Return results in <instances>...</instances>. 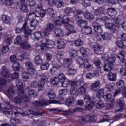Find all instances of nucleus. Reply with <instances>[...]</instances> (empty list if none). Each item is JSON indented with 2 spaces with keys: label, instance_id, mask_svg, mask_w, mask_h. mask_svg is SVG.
Here are the masks:
<instances>
[{
  "label": "nucleus",
  "instance_id": "obj_39",
  "mask_svg": "<svg viewBox=\"0 0 126 126\" xmlns=\"http://www.w3.org/2000/svg\"><path fill=\"white\" fill-rule=\"evenodd\" d=\"M107 79L109 81H117V74L113 72H109L107 74Z\"/></svg>",
  "mask_w": 126,
  "mask_h": 126
},
{
  "label": "nucleus",
  "instance_id": "obj_4",
  "mask_svg": "<svg viewBox=\"0 0 126 126\" xmlns=\"http://www.w3.org/2000/svg\"><path fill=\"white\" fill-rule=\"evenodd\" d=\"M64 102H66L70 105H73L75 103V99L72 96L68 97L66 100L64 98H62L60 99L59 101L58 100H51L48 101L46 99H40L38 101H36L33 103L34 106H36L37 107H42L43 106H48L50 104H64Z\"/></svg>",
  "mask_w": 126,
  "mask_h": 126
},
{
  "label": "nucleus",
  "instance_id": "obj_61",
  "mask_svg": "<svg viewBox=\"0 0 126 126\" xmlns=\"http://www.w3.org/2000/svg\"><path fill=\"white\" fill-rule=\"evenodd\" d=\"M102 35L103 40H110L112 36V34L109 32H105Z\"/></svg>",
  "mask_w": 126,
  "mask_h": 126
},
{
  "label": "nucleus",
  "instance_id": "obj_21",
  "mask_svg": "<svg viewBox=\"0 0 126 126\" xmlns=\"http://www.w3.org/2000/svg\"><path fill=\"white\" fill-rule=\"evenodd\" d=\"M116 86L118 89H117L113 94V97H116L117 95H119L122 91V89L124 88L125 86V81L122 80H120L116 82Z\"/></svg>",
  "mask_w": 126,
  "mask_h": 126
},
{
  "label": "nucleus",
  "instance_id": "obj_19",
  "mask_svg": "<svg viewBox=\"0 0 126 126\" xmlns=\"http://www.w3.org/2000/svg\"><path fill=\"white\" fill-rule=\"evenodd\" d=\"M17 112L19 113V114H21L22 117H26L27 115L30 116H42V115H43V113L40 112L41 111L38 109H36L32 111L28 110L27 111L24 112L23 113L18 111V110Z\"/></svg>",
  "mask_w": 126,
  "mask_h": 126
},
{
  "label": "nucleus",
  "instance_id": "obj_14",
  "mask_svg": "<svg viewBox=\"0 0 126 126\" xmlns=\"http://www.w3.org/2000/svg\"><path fill=\"white\" fill-rule=\"evenodd\" d=\"M76 62L77 63L79 64L81 67H84V68H86L89 71H91L92 64L89 62V59H83L82 57L79 56L77 58Z\"/></svg>",
  "mask_w": 126,
  "mask_h": 126
},
{
  "label": "nucleus",
  "instance_id": "obj_7",
  "mask_svg": "<svg viewBox=\"0 0 126 126\" xmlns=\"http://www.w3.org/2000/svg\"><path fill=\"white\" fill-rule=\"evenodd\" d=\"M102 60L104 62H108V63H105L103 66L104 71H111L113 66L116 63V55L114 53H111L110 56L107 54H103L101 56Z\"/></svg>",
  "mask_w": 126,
  "mask_h": 126
},
{
  "label": "nucleus",
  "instance_id": "obj_32",
  "mask_svg": "<svg viewBox=\"0 0 126 126\" xmlns=\"http://www.w3.org/2000/svg\"><path fill=\"white\" fill-rule=\"evenodd\" d=\"M94 13L95 15H98L100 16L105 13V8L103 7H98L94 10Z\"/></svg>",
  "mask_w": 126,
  "mask_h": 126
},
{
  "label": "nucleus",
  "instance_id": "obj_9",
  "mask_svg": "<svg viewBox=\"0 0 126 126\" xmlns=\"http://www.w3.org/2000/svg\"><path fill=\"white\" fill-rule=\"evenodd\" d=\"M41 79L39 83L36 81H32L31 82L30 87L32 88H37L38 87L39 91L44 90L45 87V84L48 82V76L46 74L42 73L40 74Z\"/></svg>",
  "mask_w": 126,
  "mask_h": 126
},
{
  "label": "nucleus",
  "instance_id": "obj_10",
  "mask_svg": "<svg viewBox=\"0 0 126 126\" xmlns=\"http://www.w3.org/2000/svg\"><path fill=\"white\" fill-rule=\"evenodd\" d=\"M9 74V71L6 69V67L3 66L0 73L2 78L0 77V92H2V88H4L6 86V83L8 81L7 79L10 77V75Z\"/></svg>",
  "mask_w": 126,
  "mask_h": 126
},
{
  "label": "nucleus",
  "instance_id": "obj_24",
  "mask_svg": "<svg viewBox=\"0 0 126 126\" xmlns=\"http://www.w3.org/2000/svg\"><path fill=\"white\" fill-rule=\"evenodd\" d=\"M117 103L119 105L115 108V112H123L124 111V106L125 105V101L123 97H121L120 99L117 100Z\"/></svg>",
  "mask_w": 126,
  "mask_h": 126
},
{
  "label": "nucleus",
  "instance_id": "obj_45",
  "mask_svg": "<svg viewBox=\"0 0 126 126\" xmlns=\"http://www.w3.org/2000/svg\"><path fill=\"white\" fill-rule=\"evenodd\" d=\"M80 52L84 58H89L90 54L88 51H87V50H86V49L84 47H82L80 49Z\"/></svg>",
  "mask_w": 126,
  "mask_h": 126
},
{
  "label": "nucleus",
  "instance_id": "obj_34",
  "mask_svg": "<svg viewBox=\"0 0 126 126\" xmlns=\"http://www.w3.org/2000/svg\"><path fill=\"white\" fill-rule=\"evenodd\" d=\"M16 7L17 8L20 9V10L23 12H27L29 11L28 7H27V5H25V4L18 3L17 4Z\"/></svg>",
  "mask_w": 126,
  "mask_h": 126
},
{
  "label": "nucleus",
  "instance_id": "obj_51",
  "mask_svg": "<svg viewBox=\"0 0 126 126\" xmlns=\"http://www.w3.org/2000/svg\"><path fill=\"white\" fill-rule=\"evenodd\" d=\"M12 68L14 71H19L20 70V63L18 62H15L12 65Z\"/></svg>",
  "mask_w": 126,
  "mask_h": 126
},
{
  "label": "nucleus",
  "instance_id": "obj_38",
  "mask_svg": "<svg viewBox=\"0 0 126 126\" xmlns=\"http://www.w3.org/2000/svg\"><path fill=\"white\" fill-rule=\"evenodd\" d=\"M20 47L24 50H30L31 49V44H29L28 41H24L21 43Z\"/></svg>",
  "mask_w": 126,
  "mask_h": 126
},
{
  "label": "nucleus",
  "instance_id": "obj_54",
  "mask_svg": "<svg viewBox=\"0 0 126 126\" xmlns=\"http://www.w3.org/2000/svg\"><path fill=\"white\" fill-rule=\"evenodd\" d=\"M28 92L29 96H32V97H36L37 96V92L32 89H29Z\"/></svg>",
  "mask_w": 126,
  "mask_h": 126
},
{
  "label": "nucleus",
  "instance_id": "obj_57",
  "mask_svg": "<svg viewBox=\"0 0 126 126\" xmlns=\"http://www.w3.org/2000/svg\"><path fill=\"white\" fill-rule=\"evenodd\" d=\"M72 11H73V8H71L70 7H67L65 8L63 10V12L67 15H69L70 13H72Z\"/></svg>",
  "mask_w": 126,
  "mask_h": 126
},
{
  "label": "nucleus",
  "instance_id": "obj_12",
  "mask_svg": "<svg viewBox=\"0 0 126 126\" xmlns=\"http://www.w3.org/2000/svg\"><path fill=\"white\" fill-rule=\"evenodd\" d=\"M111 18L107 16L102 17L101 18H98L97 19L96 22L93 23L94 29L96 33H101L103 32V29L100 26H99L98 22H107V21H110Z\"/></svg>",
  "mask_w": 126,
  "mask_h": 126
},
{
  "label": "nucleus",
  "instance_id": "obj_36",
  "mask_svg": "<svg viewBox=\"0 0 126 126\" xmlns=\"http://www.w3.org/2000/svg\"><path fill=\"white\" fill-rule=\"evenodd\" d=\"M63 66L65 68H68L72 64V60L70 58L64 59L63 60Z\"/></svg>",
  "mask_w": 126,
  "mask_h": 126
},
{
  "label": "nucleus",
  "instance_id": "obj_55",
  "mask_svg": "<svg viewBox=\"0 0 126 126\" xmlns=\"http://www.w3.org/2000/svg\"><path fill=\"white\" fill-rule=\"evenodd\" d=\"M93 107H94V102H91L89 104L84 106V109L86 111H90V110H92Z\"/></svg>",
  "mask_w": 126,
  "mask_h": 126
},
{
  "label": "nucleus",
  "instance_id": "obj_44",
  "mask_svg": "<svg viewBox=\"0 0 126 126\" xmlns=\"http://www.w3.org/2000/svg\"><path fill=\"white\" fill-rule=\"evenodd\" d=\"M26 3L30 7H33V8H35L38 5V4L36 3L35 0H27Z\"/></svg>",
  "mask_w": 126,
  "mask_h": 126
},
{
  "label": "nucleus",
  "instance_id": "obj_64",
  "mask_svg": "<svg viewBox=\"0 0 126 126\" xmlns=\"http://www.w3.org/2000/svg\"><path fill=\"white\" fill-rule=\"evenodd\" d=\"M81 5L84 7H89L90 6V1L88 0H83Z\"/></svg>",
  "mask_w": 126,
  "mask_h": 126
},
{
  "label": "nucleus",
  "instance_id": "obj_48",
  "mask_svg": "<svg viewBox=\"0 0 126 126\" xmlns=\"http://www.w3.org/2000/svg\"><path fill=\"white\" fill-rule=\"evenodd\" d=\"M47 13L48 15H50L51 17H52V18H54V17H56L57 16V14L55 13L54 9L53 8H48L47 10Z\"/></svg>",
  "mask_w": 126,
  "mask_h": 126
},
{
  "label": "nucleus",
  "instance_id": "obj_52",
  "mask_svg": "<svg viewBox=\"0 0 126 126\" xmlns=\"http://www.w3.org/2000/svg\"><path fill=\"white\" fill-rule=\"evenodd\" d=\"M84 16L85 17V19H87L88 20H93V19H94V15L90 14V13L89 12L85 13Z\"/></svg>",
  "mask_w": 126,
  "mask_h": 126
},
{
  "label": "nucleus",
  "instance_id": "obj_35",
  "mask_svg": "<svg viewBox=\"0 0 126 126\" xmlns=\"http://www.w3.org/2000/svg\"><path fill=\"white\" fill-rule=\"evenodd\" d=\"M1 20L4 23V24H8V25H9L10 24V21L11 20V18L10 17L6 15H2Z\"/></svg>",
  "mask_w": 126,
  "mask_h": 126
},
{
  "label": "nucleus",
  "instance_id": "obj_59",
  "mask_svg": "<svg viewBox=\"0 0 126 126\" xmlns=\"http://www.w3.org/2000/svg\"><path fill=\"white\" fill-rule=\"evenodd\" d=\"M4 41L5 43L8 44V45H10L11 43H12V39H11L10 35L9 34L6 35L5 36Z\"/></svg>",
  "mask_w": 126,
  "mask_h": 126
},
{
  "label": "nucleus",
  "instance_id": "obj_20",
  "mask_svg": "<svg viewBox=\"0 0 126 126\" xmlns=\"http://www.w3.org/2000/svg\"><path fill=\"white\" fill-rule=\"evenodd\" d=\"M89 45L94 49V53L98 55L102 54L101 52H103L104 51V47L100 46V45L96 42H91L89 43Z\"/></svg>",
  "mask_w": 126,
  "mask_h": 126
},
{
  "label": "nucleus",
  "instance_id": "obj_60",
  "mask_svg": "<svg viewBox=\"0 0 126 126\" xmlns=\"http://www.w3.org/2000/svg\"><path fill=\"white\" fill-rule=\"evenodd\" d=\"M29 58V53L27 52H24L20 56H19V60H25V59H28Z\"/></svg>",
  "mask_w": 126,
  "mask_h": 126
},
{
  "label": "nucleus",
  "instance_id": "obj_6",
  "mask_svg": "<svg viewBox=\"0 0 126 126\" xmlns=\"http://www.w3.org/2000/svg\"><path fill=\"white\" fill-rule=\"evenodd\" d=\"M80 87L78 88L77 86V82L76 81H73L71 82V85L70 86V93L71 95L77 96L78 94L79 95H84L86 93V89H85V83L82 79L80 80ZM78 88V89H77Z\"/></svg>",
  "mask_w": 126,
  "mask_h": 126
},
{
  "label": "nucleus",
  "instance_id": "obj_62",
  "mask_svg": "<svg viewBox=\"0 0 126 126\" xmlns=\"http://www.w3.org/2000/svg\"><path fill=\"white\" fill-rule=\"evenodd\" d=\"M50 83L51 84H53V85H57L59 82V79L57 77H53L50 80Z\"/></svg>",
  "mask_w": 126,
  "mask_h": 126
},
{
  "label": "nucleus",
  "instance_id": "obj_43",
  "mask_svg": "<svg viewBox=\"0 0 126 126\" xmlns=\"http://www.w3.org/2000/svg\"><path fill=\"white\" fill-rule=\"evenodd\" d=\"M34 63L37 65L42 64V63H43V58H42L41 56L37 55L34 59Z\"/></svg>",
  "mask_w": 126,
  "mask_h": 126
},
{
  "label": "nucleus",
  "instance_id": "obj_3",
  "mask_svg": "<svg viewBox=\"0 0 126 126\" xmlns=\"http://www.w3.org/2000/svg\"><path fill=\"white\" fill-rule=\"evenodd\" d=\"M73 14L75 15V18L77 21V24L78 26L83 27L81 30V32L83 35H92V28L87 26L88 22L87 21H84L82 20V17L81 16L82 14H83L82 10H75L73 11Z\"/></svg>",
  "mask_w": 126,
  "mask_h": 126
},
{
  "label": "nucleus",
  "instance_id": "obj_16",
  "mask_svg": "<svg viewBox=\"0 0 126 126\" xmlns=\"http://www.w3.org/2000/svg\"><path fill=\"white\" fill-rule=\"evenodd\" d=\"M58 81L61 83L62 87L71 86V82H73V81L66 79V77L63 73H60L58 75Z\"/></svg>",
  "mask_w": 126,
  "mask_h": 126
},
{
  "label": "nucleus",
  "instance_id": "obj_17",
  "mask_svg": "<svg viewBox=\"0 0 126 126\" xmlns=\"http://www.w3.org/2000/svg\"><path fill=\"white\" fill-rule=\"evenodd\" d=\"M30 11H33L35 14V15H37L38 13H39L40 18H44L45 17V16L46 15V13L47 12V11L45 9H43V5H42L41 3L38 4L37 6L34 8L31 9Z\"/></svg>",
  "mask_w": 126,
  "mask_h": 126
},
{
  "label": "nucleus",
  "instance_id": "obj_37",
  "mask_svg": "<svg viewBox=\"0 0 126 126\" xmlns=\"http://www.w3.org/2000/svg\"><path fill=\"white\" fill-rule=\"evenodd\" d=\"M94 106H95L97 109H103V108L105 107V104L104 103V101L101 100H96L94 102Z\"/></svg>",
  "mask_w": 126,
  "mask_h": 126
},
{
  "label": "nucleus",
  "instance_id": "obj_63",
  "mask_svg": "<svg viewBox=\"0 0 126 126\" xmlns=\"http://www.w3.org/2000/svg\"><path fill=\"white\" fill-rule=\"evenodd\" d=\"M48 96L50 99H56V94L53 91H50L48 93Z\"/></svg>",
  "mask_w": 126,
  "mask_h": 126
},
{
  "label": "nucleus",
  "instance_id": "obj_29",
  "mask_svg": "<svg viewBox=\"0 0 126 126\" xmlns=\"http://www.w3.org/2000/svg\"><path fill=\"white\" fill-rule=\"evenodd\" d=\"M126 55V52L124 51H119L117 54V57L119 61H121L122 63H126V59H125V56Z\"/></svg>",
  "mask_w": 126,
  "mask_h": 126
},
{
  "label": "nucleus",
  "instance_id": "obj_22",
  "mask_svg": "<svg viewBox=\"0 0 126 126\" xmlns=\"http://www.w3.org/2000/svg\"><path fill=\"white\" fill-rule=\"evenodd\" d=\"M16 85L18 87V90L17 92H19V94L20 93H25L24 87H25V83L23 82L21 79H17L16 80Z\"/></svg>",
  "mask_w": 126,
  "mask_h": 126
},
{
  "label": "nucleus",
  "instance_id": "obj_26",
  "mask_svg": "<svg viewBox=\"0 0 126 126\" xmlns=\"http://www.w3.org/2000/svg\"><path fill=\"white\" fill-rule=\"evenodd\" d=\"M4 113L6 115H12V111H9V110H12L13 109V105L10 104L9 102H7L6 103V107L3 108Z\"/></svg>",
  "mask_w": 126,
  "mask_h": 126
},
{
  "label": "nucleus",
  "instance_id": "obj_47",
  "mask_svg": "<svg viewBox=\"0 0 126 126\" xmlns=\"http://www.w3.org/2000/svg\"><path fill=\"white\" fill-rule=\"evenodd\" d=\"M69 56L72 59H74V58L78 56V52L77 50L71 49L69 52Z\"/></svg>",
  "mask_w": 126,
  "mask_h": 126
},
{
  "label": "nucleus",
  "instance_id": "obj_46",
  "mask_svg": "<svg viewBox=\"0 0 126 126\" xmlns=\"http://www.w3.org/2000/svg\"><path fill=\"white\" fill-rule=\"evenodd\" d=\"M57 43L58 49L62 50V49L64 48V39L59 38L57 41Z\"/></svg>",
  "mask_w": 126,
  "mask_h": 126
},
{
  "label": "nucleus",
  "instance_id": "obj_13",
  "mask_svg": "<svg viewBox=\"0 0 126 126\" xmlns=\"http://www.w3.org/2000/svg\"><path fill=\"white\" fill-rule=\"evenodd\" d=\"M25 94V93L19 94V92H18L19 95L14 99V102L18 104H25L26 105V103H28L30 101V97L28 96V94Z\"/></svg>",
  "mask_w": 126,
  "mask_h": 126
},
{
  "label": "nucleus",
  "instance_id": "obj_2",
  "mask_svg": "<svg viewBox=\"0 0 126 126\" xmlns=\"http://www.w3.org/2000/svg\"><path fill=\"white\" fill-rule=\"evenodd\" d=\"M107 13L111 16V18L113 19V23L107 22L105 23V28L108 29L112 33H116L118 32L119 28L121 27V24H120V17L121 16H119L118 18L116 17L117 15V10L114 8H109L107 9Z\"/></svg>",
  "mask_w": 126,
  "mask_h": 126
},
{
  "label": "nucleus",
  "instance_id": "obj_31",
  "mask_svg": "<svg viewBox=\"0 0 126 126\" xmlns=\"http://www.w3.org/2000/svg\"><path fill=\"white\" fill-rule=\"evenodd\" d=\"M70 21V19L69 18H67L66 20H56L54 22V24L56 26L60 27L61 25H63V24H64L65 23H68Z\"/></svg>",
  "mask_w": 126,
  "mask_h": 126
},
{
  "label": "nucleus",
  "instance_id": "obj_50",
  "mask_svg": "<svg viewBox=\"0 0 126 126\" xmlns=\"http://www.w3.org/2000/svg\"><path fill=\"white\" fill-rule=\"evenodd\" d=\"M92 37H93V40H94V41H96L98 42H102V41H103V36L102 34V35H100L98 34L97 35H96V34H93Z\"/></svg>",
  "mask_w": 126,
  "mask_h": 126
},
{
  "label": "nucleus",
  "instance_id": "obj_27",
  "mask_svg": "<svg viewBox=\"0 0 126 126\" xmlns=\"http://www.w3.org/2000/svg\"><path fill=\"white\" fill-rule=\"evenodd\" d=\"M84 110V109L81 107H76L74 108L73 109H71L70 108H69V111H64V113L68 116V115H70L71 114H72L73 113H75L76 112H83Z\"/></svg>",
  "mask_w": 126,
  "mask_h": 126
},
{
  "label": "nucleus",
  "instance_id": "obj_56",
  "mask_svg": "<svg viewBox=\"0 0 126 126\" xmlns=\"http://www.w3.org/2000/svg\"><path fill=\"white\" fill-rule=\"evenodd\" d=\"M30 75H31V71L29 73L26 71H24L22 74V77L23 79H29Z\"/></svg>",
  "mask_w": 126,
  "mask_h": 126
},
{
  "label": "nucleus",
  "instance_id": "obj_30",
  "mask_svg": "<svg viewBox=\"0 0 126 126\" xmlns=\"http://www.w3.org/2000/svg\"><path fill=\"white\" fill-rule=\"evenodd\" d=\"M64 26L66 30L69 32L67 35H69L70 33H76L73 26L68 24V23H65Z\"/></svg>",
  "mask_w": 126,
  "mask_h": 126
},
{
  "label": "nucleus",
  "instance_id": "obj_5",
  "mask_svg": "<svg viewBox=\"0 0 126 126\" xmlns=\"http://www.w3.org/2000/svg\"><path fill=\"white\" fill-rule=\"evenodd\" d=\"M55 26L54 24L51 23H48L46 24L43 28V31L42 32H36L31 35V37L32 40H40L41 38H45L50 34L54 30Z\"/></svg>",
  "mask_w": 126,
  "mask_h": 126
},
{
  "label": "nucleus",
  "instance_id": "obj_25",
  "mask_svg": "<svg viewBox=\"0 0 126 126\" xmlns=\"http://www.w3.org/2000/svg\"><path fill=\"white\" fill-rule=\"evenodd\" d=\"M25 66L27 69L30 70L31 75H35L36 74V70H35V68H34V66H33V64L30 61H26L25 63Z\"/></svg>",
  "mask_w": 126,
  "mask_h": 126
},
{
  "label": "nucleus",
  "instance_id": "obj_23",
  "mask_svg": "<svg viewBox=\"0 0 126 126\" xmlns=\"http://www.w3.org/2000/svg\"><path fill=\"white\" fill-rule=\"evenodd\" d=\"M97 120V117L95 115H85L82 117V123L85 124V123H88V122H90L91 121L93 123H95Z\"/></svg>",
  "mask_w": 126,
  "mask_h": 126
},
{
  "label": "nucleus",
  "instance_id": "obj_33",
  "mask_svg": "<svg viewBox=\"0 0 126 126\" xmlns=\"http://www.w3.org/2000/svg\"><path fill=\"white\" fill-rule=\"evenodd\" d=\"M101 84V82L100 81H96L94 83H93L91 85V89L93 91H97V88L100 87V85Z\"/></svg>",
  "mask_w": 126,
  "mask_h": 126
},
{
  "label": "nucleus",
  "instance_id": "obj_53",
  "mask_svg": "<svg viewBox=\"0 0 126 126\" xmlns=\"http://www.w3.org/2000/svg\"><path fill=\"white\" fill-rule=\"evenodd\" d=\"M50 66V63L49 62H44L40 66V68L42 70H46Z\"/></svg>",
  "mask_w": 126,
  "mask_h": 126
},
{
  "label": "nucleus",
  "instance_id": "obj_1",
  "mask_svg": "<svg viewBox=\"0 0 126 126\" xmlns=\"http://www.w3.org/2000/svg\"><path fill=\"white\" fill-rule=\"evenodd\" d=\"M114 87H115V84H114V83L108 84L107 85V90L106 91V94L104 95L105 90H104L103 89H100L96 94V96L97 98H102L103 97L104 101L108 102L105 106V108H107L106 110L112 109L115 105V99H114V98H115V97H114V94L115 93L113 92L115 90Z\"/></svg>",
  "mask_w": 126,
  "mask_h": 126
},
{
  "label": "nucleus",
  "instance_id": "obj_58",
  "mask_svg": "<svg viewBox=\"0 0 126 126\" xmlns=\"http://www.w3.org/2000/svg\"><path fill=\"white\" fill-rule=\"evenodd\" d=\"M55 5L56 7H57V8H61V7H62V6H63V0H56Z\"/></svg>",
  "mask_w": 126,
  "mask_h": 126
},
{
  "label": "nucleus",
  "instance_id": "obj_41",
  "mask_svg": "<svg viewBox=\"0 0 126 126\" xmlns=\"http://www.w3.org/2000/svg\"><path fill=\"white\" fill-rule=\"evenodd\" d=\"M67 43H70L71 45L74 43V45L77 47H80V46H82V45H83V41L80 39H78L74 42L71 40H68Z\"/></svg>",
  "mask_w": 126,
  "mask_h": 126
},
{
  "label": "nucleus",
  "instance_id": "obj_28",
  "mask_svg": "<svg viewBox=\"0 0 126 126\" xmlns=\"http://www.w3.org/2000/svg\"><path fill=\"white\" fill-rule=\"evenodd\" d=\"M54 35L58 38H61L64 36V32L60 28H57L54 31Z\"/></svg>",
  "mask_w": 126,
  "mask_h": 126
},
{
  "label": "nucleus",
  "instance_id": "obj_42",
  "mask_svg": "<svg viewBox=\"0 0 126 126\" xmlns=\"http://www.w3.org/2000/svg\"><path fill=\"white\" fill-rule=\"evenodd\" d=\"M123 118L122 113H118L115 115L113 119L109 120V123H114V122H118Z\"/></svg>",
  "mask_w": 126,
  "mask_h": 126
},
{
  "label": "nucleus",
  "instance_id": "obj_11",
  "mask_svg": "<svg viewBox=\"0 0 126 126\" xmlns=\"http://www.w3.org/2000/svg\"><path fill=\"white\" fill-rule=\"evenodd\" d=\"M28 19L31 21L30 26L31 27H37L39 25V22L43 21V19L36 15L32 11L29 12L28 15Z\"/></svg>",
  "mask_w": 126,
  "mask_h": 126
},
{
  "label": "nucleus",
  "instance_id": "obj_49",
  "mask_svg": "<svg viewBox=\"0 0 126 126\" xmlns=\"http://www.w3.org/2000/svg\"><path fill=\"white\" fill-rule=\"evenodd\" d=\"M76 72H77V71L75 69L69 67L67 68L66 74L67 75H74V74H76Z\"/></svg>",
  "mask_w": 126,
  "mask_h": 126
},
{
  "label": "nucleus",
  "instance_id": "obj_40",
  "mask_svg": "<svg viewBox=\"0 0 126 126\" xmlns=\"http://www.w3.org/2000/svg\"><path fill=\"white\" fill-rule=\"evenodd\" d=\"M15 92L12 88L9 89L6 92H5V95L10 99H12V97L14 96Z\"/></svg>",
  "mask_w": 126,
  "mask_h": 126
},
{
  "label": "nucleus",
  "instance_id": "obj_8",
  "mask_svg": "<svg viewBox=\"0 0 126 126\" xmlns=\"http://www.w3.org/2000/svg\"><path fill=\"white\" fill-rule=\"evenodd\" d=\"M57 55V60H54L52 62L53 67L50 68L49 72L52 74V75H57L58 74V67H61L62 66V63L61 61L59 60L60 59H63V52L57 51L55 52Z\"/></svg>",
  "mask_w": 126,
  "mask_h": 126
},
{
  "label": "nucleus",
  "instance_id": "obj_15",
  "mask_svg": "<svg viewBox=\"0 0 126 126\" xmlns=\"http://www.w3.org/2000/svg\"><path fill=\"white\" fill-rule=\"evenodd\" d=\"M25 34V36L26 38H27V40H28V38H29V35L30 34L32 33V31L31 29H29V27H27V22L26 21L24 24L22 28H17L15 32L17 34H19V33H21V32H23Z\"/></svg>",
  "mask_w": 126,
  "mask_h": 126
},
{
  "label": "nucleus",
  "instance_id": "obj_18",
  "mask_svg": "<svg viewBox=\"0 0 126 126\" xmlns=\"http://www.w3.org/2000/svg\"><path fill=\"white\" fill-rule=\"evenodd\" d=\"M40 49L41 50H46L47 48H54L55 46V41L50 39H43L40 41Z\"/></svg>",
  "mask_w": 126,
  "mask_h": 126
}]
</instances>
